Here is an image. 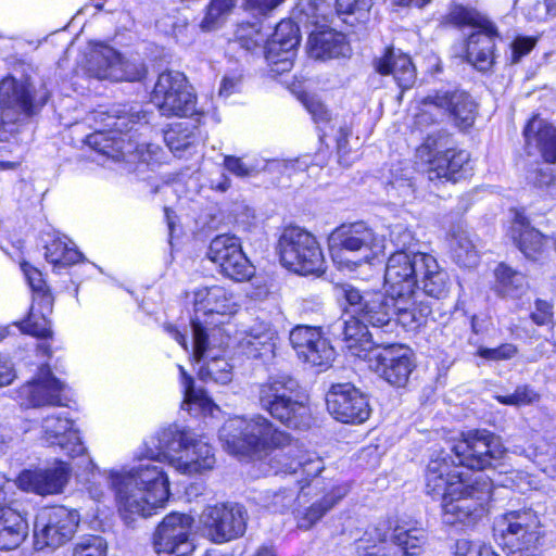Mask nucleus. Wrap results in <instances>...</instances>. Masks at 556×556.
<instances>
[{
	"label": "nucleus",
	"instance_id": "f257e3e1",
	"mask_svg": "<svg viewBox=\"0 0 556 556\" xmlns=\"http://www.w3.org/2000/svg\"><path fill=\"white\" fill-rule=\"evenodd\" d=\"M147 459L129 471H108L104 479L115 491L125 519L149 517L162 508L169 496L168 478L154 462L166 460L184 475L201 473L214 467L212 446L189 429L170 425L147 443Z\"/></svg>",
	"mask_w": 556,
	"mask_h": 556
},
{
	"label": "nucleus",
	"instance_id": "f03ea898",
	"mask_svg": "<svg viewBox=\"0 0 556 556\" xmlns=\"http://www.w3.org/2000/svg\"><path fill=\"white\" fill-rule=\"evenodd\" d=\"M426 493L442 501L445 523L470 525L482 516L492 494V480L482 472L464 475L452 454L440 452L426 470Z\"/></svg>",
	"mask_w": 556,
	"mask_h": 556
},
{
	"label": "nucleus",
	"instance_id": "7ed1b4c3",
	"mask_svg": "<svg viewBox=\"0 0 556 556\" xmlns=\"http://www.w3.org/2000/svg\"><path fill=\"white\" fill-rule=\"evenodd\" d=\"M299 382L288 374H276L257 387L260 407L292 429L311 425V409L300 396Z\"/></svg>",
	"mask_w": 556,
	"mask_h": 556
},
{
	"label": "nucleus",
	"instance_id": "20e7f679",
	"mask_svg": "<svg viewBox=\"0 0 556 556\" xmlns=\"http://www.w3.org/2000/svg\"><path fill=\"white\" fill-rule=\"evenodd\" d=\"M494 536L507 556H538L545 531L532 509L509 510L496 517Z\"/></svg>",
	"mask_w": 556,
	"mask_h": 556
},
{
	"label": "nucleus",
	"instance_id": "39448f33",
	"mask_svg": "<svg viewBox=\"0 0 556 556\" xmlns=\"http://www.w3.org/2000/svg\"><path fill=\"white\" fill-rule=\"evenodd\" d=\"M219 439L230 454L245 456L279 446L288 438L267 418L254 415L250 419L240 416L228 419L219 430Z\"/></svg>",
	"mask_w": 556,
	"mask_h": 556
},
{
	"label": "nucleus",
	"instance_id": "423d86ee",
	"mask_svg": "<svg viewBox=\"0 0 556 556\" xmlns=\"http://www.w3.org/2000/svg\"><path fill=\"white\" fill-rule=\"evenodd\" d=\"M330 241L333 262L349 270L369 264L386 250L384 239L363 222L338 227Z\"/></svg>",
	"mask_w": 556,
	"mask_h": 556
},
{
	"label": "nucleus",
	"instance_id": "0eeeda50",
	"mask_svg": "<svg viewBox=\"0 0 556 556\" xmlns=\"http://www.w3.org/2000/svg\"><path fill=\"white\" fill-rule=\"evenodd\" d=\"M237 38L242 48L253 51L265 43L264 55L275 73L289 72L293 66L296 48L300 45L299 27L292 21H281L277 24L271 37L266 36L252 25L241 26Z\"/></svg>",
	"mask_w": 556,
	"mask_h": 556
},
{
	"label": "nucleus",
	"instance_id": "6e6552de",
	"mask_svg": "<svg viewBox=\"0 0 556 556\" xmlns=\"http://www.w3.org/2000/svg\"><path fill=\"white\" fill-rule=\"evenodd\" d=\"M338 300H345L353 313L365 320L374 331L380 330L386 339H395L396 320L394 318V296L387 291L361 293L349 283H339L333 288Z\"/></svg>",
	"mask_w": 556,
	"mask_h": 556
},
{
	"label": "nucleus",
	"instance_id": "1a4fd4ad",
	"mask_svg": "<svg viewBox=\"0 0 556 556\" xmlns=\"http://www.w3.org/2000/svg\"><path fill=\"white\" fill-rule=\"evenodd\" d=\"M450 135L445 130L429 134L417 148L416 156L428 164L427 176L430 181H457L471 170L469 153L448 148Z\"/></svg>",
	"mask_w": 556,
	"mask_h": 556
},
{
	"label": "nucleus",
	"instance_id": "9d476101",
	"mask_svg": "<svg viewBox=\"0 0 556 556\" xmlns=\"http://www.w3.org/2000/svg\"><path fill=\"white\" fill-rule=\"evenodd\" d=\"M448 21L457 26L470 25L477 28L468 36L466 60L480 72L489 71L494 63L495 40L498 38L495 25L484 16L460 5L451 10Z\"/></svg>",
	"mask_w": 556,
	"mask_h": 556
},
{
	"label": "nucleus",
	"instance_id": "9b49d317",
	"mask_svg": "<svg viewBox=\"0 0 556 556\" xmlns=\"http://www.w3.org/2000/svg\"><path fill=\"white\" fill-rule=\"evenodd\" d=\"M108 130H99L89 135L86 143L93 150L112 157L113 160H126L131 152V139L124 137L127 132L137 131L136 125L148 124V116L141 111H115L103 119Z\"/></svg>",
	"mask_w": 556,
	"mask_h": 556
},
{
	"label": "nucleus",
	"instance_id": "f8f14e48",
	"mask_svg": "<svg viewBox=\"0 0 556 556\" xmlns=\"http://www.w3.org/2000/svg\"><path fill=\"white\" fill-rule=\"evenodd\" d=\"M282 265L300 275L323 271L324 255L316 238L300 227H288L279 238Z\"/></svg>",
	"mask_w": 556,
	"mask_h": 556
},
{
	"label": "nucleus",
	"instance_id": "ddd939ff",
	"mask_svg": "<svg viewBox=\"0 0 556 556\" xmlns=\"http://www.w3.org/2000/svg\"><path fill=\"white\" fill-rule=\"evenodd\" d=\"M506 448L498 435L486 429L469 430L453 446L452 453L458 467L482 471L493 460L503 457Z\"/></svg>",
	"mask_w": 556,
	"mask_h": 556
},
{
	"label": "nucleus",
	"instance_id": "4468645a",
	"mask_svg": "<svg viewBox=\"0 0 556 556\" xmlns=\"http://www.w3.org/2000/svg\"><path fill=\"white\" fill-rule=\"evenodd\" d=\"M151 99L164 116H188L195 111V96L187 77L180 72L160 74Z\"/></svg>",
	"mask_w": 556,
	"mask_h": 556
},
{
	"label": "nucleus",
	"instance_id": "2eb2a0df",
	"mask_svg": "<svg viewBox=\"0 0 556 556\" xmlns=\"http://www.w3.org/2000/svg\"><path fill=\"white\" fill-rule=\"evenodd\" d=\"M78 522L77 511L63 506L41 509L34 525L35 547L43 549L62 546L73 538Z\"/></svg>",
	"mask_w": 556,
	"mask_h": 556
},
{
	"label": "nucleus",
	"instance_id": "dca6fc26",
	"mask_svg": "<svg viewBox=\"0 0 556 556\" xmlns=\"http://www.w3.org/2000/svg\"><path fill=\"white\" fill-rule=\"evenodd\" d=\"M87 73L97 79L140 80L146 70L142 63L126 60L114 48L98 43L89 52L86 61Z\"/></svg>",
	"mask_w": 556,
	"mask_h": 556
},
{
	"label": "nucleus",
	"instance_id": "f3484780",
	"mask_svg": "<svg viewBox=\"0 0 556 556\" xmlns=\"http://www.w3.org/2000/svg\"><path fill=\"white\" fill-rule=\"evenodd\" d=\"M368 356L371 369L390 386L402 388L408 382L415 367L412 351L396 344L395 339H386Z\"/></svg>",
	"mask_w": 556,
	"mask_h": 556
},
{
	"label": "nucleus",
	"instance_id": "a211bd4d",
	"mask_svg": "<svg viewBox=\"0 0 556 556\" xmlns=\"http://www.w3.org/2000/svg\"><path fill=\"white\" fill-rule=\"evenodd\" d=\"M247 510L239 504L207 506L201 522L206 538L222 544L242 536L247 530Z\"/></svg>",
	"mask_w": 556,
	"mask_h": 556
},
{
	"label": "nucleus",
	"instance_id": "6ab92c4d",
	"mask_svg": "<svg viewBox=\"0 0 556 556\" xmlns=\"http://www.w3.org/2000/svg\"><path fill=\"white\" fill-rule=\"evenodd\" d=\"M430 254L421 252L396 251L388 260L384 281L388 292L401 295L403 292L414 293L418 285L419 271Z\"/></svg>",
	"mask_w": 556,
	"mask_h": 556
},
{
	"label": "nucleus",
	"instance_id": "aec40b11",
	"mask_svg": "<svg viewBox=\"0 0 556 556\" xmlns=\"http://www.w3.org/2000/svg\"><path fill=\"white\" fill-rule=\"evenodd\" d=\"M326 403L329 414L344 424H362L371 412L366 395L351 383L332 384Z\"/></svg>",
	"mask_w": 556,
	"mask_h": 556
},
{
	"label": "nucleus",
	"instance_id": "412c9836",
	"mask_svg": "<svg viewBox=\"0 0 556 556\" xmlns=\"http://www.w3.org/2000/svg\"><path fill=\"white\" fill-rule=\"evenodd\" d=\"M193 519L184 514H169L154 534V549L159 556H188L194 546L189 540Z\"/></svg>",
	"mask_w": 556,
	"mask_h": 556
},
{
	"label": "nucleus",
	"instance_id": "4be33fe9",
	"mask_svg": "<svg viewBox=\"0 0 556 556\" xmlns=\"http://www.w3.org/2000/svg\"><path fill=\"white\" fill-rule=\"evenodd\" d=\"M369 325L358 315L352 312L348 318L337 320L331 325V332L340 337L351 354L359 357H368L379 345L387 343L386 338L380 336V330L369 329Z\"/></svg>",
	"mask_w": 556,
	"mask_h": 556
},
{
	"label": "nucleus",
	"instance_id": "5701e85b",
	"mask_svg": "<svg viewBox=\"0 0 556 556\" xmlns=\"http://www.w3.org/2000/svg\"><path fill=\"white\" fill-rule=\"evenodd\" d=\"M193 305L195 317L191 320V327L193 328V323L198 320L205 332H207L210 325L223 324L224 321L201 319L200 314L207 317H214L215 315L223 317L233 315L239 308L236 295L222 286L197 289L193 293Z\"/></svg>",
	"mask_w": 556,
	"mask_h": 556
},
{
	"label": "nucleus",
	"instance_id": "b1692460",
	"mask_svg": "<svg viewBox=\"0 0 556 556\" xmlns=\"http://www.w3.org/2000/svg\"><path fill=\"white\" fill-rule=\"evenodd\" d=\"M290 342L299 358L312 366L326 369L334 359V349L317 328L295 327L290 332Z\"/></svg>",
	"mask_w": 556,
	"mask_h": 556
},
{
	"label": "nucleus",
	"instance_id": "393cba45",
	"mask_svg": "<svg viewBox=\"0 0 556 556\" xmlns=\"http://www.w3.org/2000/svg\"><path fill=\"white\" fill-rule=\"evenodd\" d=\"M278 341L271 323L256 318L239 332L238 349L248 358L266 363L275 357Z\"/></svg>",
	"mask_w": 556,
	"mask_h": 556
},
{
	"label": "nucleus",
	"instance_id": "a878e982",
	"mask_svg": "<svg viewBox=\"0 0 556 556\" xmlns=\"http://www.w3.org/2000/svg\"><path fill=\"white\" fill-rule=\"evenodd\" d=\"M193 359L201 364L199 368V378L205 382L212 381L219 384H226L232 379V367L224 357L211 355L207 349V332L201 327V323H193Z\"/></svg>",
	"mask_w": 556,
	"mask_h": 556
},
{
	"label": "nucleus",
	"instance_id": "bb28decb",
	"mask_svg": "<svg viewBox=\"0 0 556 556\" xmlns=\"http://www.w3.org/2000/svg\"><path fill=\"white\" fill-rule=\"evenodd\" d=\"M0 111L4 124L35 114L28 88L13 77L3 78L0 81Z\"/></svg>",
	"mask_w": 556,
	"mask_h": 556
},
{
	"label": "nucleus",
	"instance_id": "cd10ccee",
	"mask_svg": "<svg viewBox=\"0 0 556 556\" xmlns=\"http://www.w3.org/2000/svg\"><path fill=\"white\" fill-rule=\"evenodd\" d=\"M65 384L56 379L48 365L39 368L37 377L22 387L20 394L31 407L62 405Z\"/></svg>",
	"mask_w": 556,
	"mask_h": 556
},
{
	"label": "nucleus",
	"instance_id": "c85d7f7f",
	"mask_svg": "<svg viewBox=\"0 0 556 556\" xmlns=\"http://www.w3.org/2000/svg\"><path fill=\"white\" fill-rule=\"evenodd\" d=\"M70 467L64 462L46 469L24 470L17 478L21 489L40 495L61 493L70 478Z\"/></svg>",
	"mask_w": 556,
	"mask_h": 556
},
{
	"label": "nucleus",
	"instance_id": "c756f323",
	"mask_svg": "<svg viewBox=\"0 0 556 556\" xmlns=\"http://www.w3.org/2000/svg\"><path fill=\"white\" fill-rule=\"evenodd\" d=\"M42 440L50 446H59L71 457L81 456L86 452L73 422L62 415H50L42 420Z\"/></svg>",
	"mask_w": 556,
	"mask_h": 556
},
{
	"label": "nucleus",
	"instance_id": "7c9ffc66",
	"mask_svg": "<svg viewBox=\"0 0 556 556\" xmlns=\"http://www.w3.org/2000/svg\"><path fill=\"white\" fill-rule=\"evenodd\" d=\"M440 105L454 124L463 129L471 127L477 116V104L469 93L463 90H437Z\"/></svg>",
	"mask_w": 556,
	"mask_h": 556
},
{
	"label": "nucleus",
	"instance_id": "2f4dec72",
	"mask_svg": "<svg viewBox=\"0 0 556 556\" xmlns=\"http://www.w3.org/2000/svg\"><path fill=\"white\" fill-rule=\"evenodd\" d=\"M375 68L381 75H392L403 90L412 88L416 81V70L409 55L394 48H388L384 54L375 61Z\"/></svg>",
	"mask_w": 556,
	"mask_h": 556
},
{
	"label": "nucleus",
	"instance_id": "473e14b6",
	"mask_svg": "<svg viewBox=\"0 0 556 556\" xmlns=\"http://www.w3.org/2000/svg\"><path fill=\"white\" fill-rule=\"evenodd\" d=\"M392 526L388 520H381L367 527L363 535L355 541V552L358 556H396L392 547L390 532Z\"/></svg>",
	"mask_w": 556,
	"mask_h": 556
},
{
	"label": "nucleus",
	"instance_id": "72a5a7b5",
	"mask_svg": "<svg viewBox=\"0 0 556 556\" xmlns=\"http://www.w3.org/2000/svg\"><path fill=\"white\" fill-rule=\"evenodd\" d=\"M394 302H396L394 305L396 326L401 324L409 330L421 327L432 312L428 303L418 300L416 290L414 293L403 292L401 295H394Z\"/></svg>",
	"mask_w": 556,
	"mask_h": 556
},
{
	"label": "nucleus",
	"instance_id": "f704fd0d",
	"mask_svg": "<svg viewBox=\"0 0 556 556\" xmlns=\"http://www.w3.org/2000/svg\"><path fill=\"white\" fill-rule=\"evenodd\" d=\"M508 236L528 258L536 260L544 251V236L531 227L527 217L520 213H516Z\"/></svg>",
	"mask_w": 556,
	"mask_h": 556
},
{
	"label": "nucleus",
	"instance_id": "c9c22d12",
	"mask_svg": "<svg viewBox=\"0 0 556 556\" xmlns=\"http://www.w3.org/2000/svg\"><path fill=\"white\" fill-rule=\"evenodd\" d=\"M28 534V523L23 516L21 505L7 507L0 513V549L18 547Z\"/></svg>",
	"mask_w": 556,
	"mask_h": 556
},
{
	"label": "nucleus",
	"instance_id": "e433bc0d",
	"mask_svg": "<svg viewBox=\"0 0 556 556\" xmlns=\"http://www.w3.org/2000/svg\"><path fill=\"white\" fill-rule=\"evenodd\" d=\"M349 51L345 37L332 29L313 31L308 38V53L315 60H329L345 55Z\"/></svg>",
	"mask_w": 556,
	"mask_h": 556
},
{
	"label": "nucleus",
	"instance_id": "4c0bfd02",
	"mask_svg": "<svg viewBox=\"0 0 556 556\" xmlns=\"http://www.w3.org/2000/svg\"><path fill=\"white\" fill-rule=\"evenodd\" d=\"M523 135L528 144H536L547 163L556 162V126L535 116L527 124Z\"/></svg>",
	"mask_w": 556,
	"mask_h": 556
},
{
	"label": "nucleus",
	"instance_id": "58836bf2",
	"mask_svg": "<svg viewBox=\"0 0 556 556\" xmlns=\"http://www.w3.org/2000/svg\"><path fill=\"white\" fill-rule=\"evenodd\" d=\"M418 288L431 298L445 299L450 290V279L447 273L442 269L435 257L429 255L426 257L425 266L421 267L418 277Z\"/></svg>",
	"mask_w": 556,
	"mask_h": 556
},
{
	"label": "nucleus",
	"instance_id": "ea45409f",
	"mask_svg": "<svg viewBox=\"0 0 556 556\" xmlns=\"http://www.w3.org/2000/svg\"><path fill=\"white\" fill-rule=\"evenodd\" d=\"M390 539L393 548L396 547L404 556H414L426 544L427 533L422 528L396 525L391 529Z\"/></svg>",
	"mask_w": 556,
	"mask_h": 556
},
{
	"label": "nucleus",
	"instance_id": "a19ab883",
	"mask_svg": "<svg viewBox=\"0 0 556 556\" xmlns=\"http://www.w3.org/2000/svg\"><path fill=\"white\" fill-rule=\"evenodd\" d=\"M349 492L346 485H332L320 501L313 503L299 519L301 529H309Z\"/></svg>",
	"mask_w": 556,
	"mask_h": 556
},
{
	"label": "nucleus",
	"instance_id": "79ce46f5",
	"mask_svg": "<svg viewBox=\"0 0 556 556\" xmlns=\"http://www.w3.org/2000/svg\"><path fill=\"white\" fill-rule=\"evenodd\" d=\"M285 466L287 471L301 476L298 480L302 484L301 490L309 485L325 468L324 460L316 453L311 452L294 455L292 460Z\"/></svg>",
	"mask_w": 556,
	"mask_h": 556
},
{
	"label": "nucleus",
	"instance_id": "37998d69",
	"mask_svg": "<svg viewBox=\"0 0 556 556\" xmlns=\"http://www.w3.org/2000/svg\"><path fill=\"white\" fill-rule=\"evenodd\" d=\"M498 292L506 298L519 299L528 290L526 276L511 267L500 264L495 270Z\"/></svg>",
	"mask_w": 556,
	"mask_h": 556
},
{
	"label": "nucleus",
	"instance_id": "c03bdc74",
	"mask_svg": "<svg viewBox=\"0 0 556 556\" xmlns=\"http://www.w3.org/2000/svg\"><path fill=\"white\" fill-rule=\"evenodd\" d=\"M181 377V383L184 386L185 399L182 402V408L193 414L211 413L214 403L201 389H195L193 386V379L187 374L182 366H178Z\"/></svg>",
	"mask_w": 556,
	"mask_h": 556
},
{
	"label": "nucleus",
	"instance_id": "a18cd8bd",
	"mask_svg": "<svg viewBox=\"0 0 556 556\" xmlns=\"http://www.w3.org/2000/svg\"><path fill=\"white\" fill-rule=\"evenodd\" d=\"M198 139L197 128L188 122L172 125L164 132V141L168 149L179 157L181 153L190 150Z\"/></svg>",
	"mask_w": 556,
	"mask_h": 556
},
{
	"label": "nucleus",
	"instance_id": "49530a36",
	"mask_svg": "<svg viewBox=\"0 0 556 556\" xmlns=\"http://www.w3.org/2000/svg\"><path fill=\"white\" fill-rule=\"evenodd\" d=\"M438 98V91H433L421 100L419 111L414 117L413 130L422 131L445 118V111Z\"/></svg>",
	"mask_w": 556,
	"mask_h": 556
},
{
	"label": "nucleus",
	"instance_id": "de8ad7c7",
	"mask_svg": "<svg viewBox=\"0 0 556 556\" xmlns=\"http://www.w3.org/2000/svg\"><path fill=\"white\" fill-rule=\"evenodd\" d=\"M66 238H55L46 245V260L55 267H67L78 263L81 253Z\"/></svg>",
	"mask_w": 556,
	"mask_h": 556
},
{
	"label": "nucleus",
	"instance_id": "09e8293b",
	"mask_svg": "<svg viewBox=\"0 0 556 556\" xmlns=\"http://www.w3.org/2000/svg\"><path fill=\"white\" fill-rule=\"evenodd\" d=\"M450 247L457 264L464 267H473L478 264V251L466 231H457L452 235Z\"/></svg>",
	"mask_w": 556,
	"mask_h": 556
},
{
	"label": "nucleus",
	"instance_id": "8fccbe9b",
	"mask_svg": "<svg viewBox=\"0 0 556 556\" xmlns=\"http://www.w3.org/2000/svg\"><path fill=\"white\" fill-rule=\"evenodd\" d=\"M236 3L237 0H211L204 17L200 22L201 30L210 33L222 27Z\"/></svg>",
	"mask_w": 556,
	"mask_h": 556
},
{
	"label": "nucleus",
	"instance_id": "3c124183",
	"mask_svg": "<svg viewBox=\"0 0 556 556\" xmlns=\"http://www.w3.org/2000/svg\"><path fill=\"white\" fill-rule=\"evenodd\" d=\"M231 252L227 261L219 266L220 271L235 281L250 280L254 276V266L244 255L242 248Z\"/></svg>",
	"mask_w": 556,
	"mask_h": 556
},
{
	"label": "nucleus",
	"instance_id": "603ef678",
	"mask_svg": "<svg viewBox=\"0 0 556 556\" xmlns=\"http://www.w3.org/2000/svg\"><path fill=\"white\" fill-rule=\"evenodd\" d=\"M299 498V492L294 488H283L278 491H265L260 496V503L275 511L285 513L295 505Z\"/></svg>",
	"mask_w": 556,
	"mask_h": 556
},
{
	"label": "nucleus",
	"instance_id": "864d4df0",
	"mask_svg": "<svg viewBox=\"0 0 556 556\" xmlns=\"http://www.w3.org/2000/svg\"><path fill=\"white\" fill-rule=\"evenodd\" d=\"M239 249H241V243L236 236L220 235L211 241L207 257L213 263L220 266L230 256L232 250Z\"/></svg>",
	"mask_w": 556,
	"mask_h": 556
},
{
	"label": "nucleus",
	"instance_id": "5fc2aeb1",
	"mask_svg": "<svg viewBox=\"0 0 556 556\" xmlns=\"http://www.w3.org/2000/svg\"><path fill=\"white\" fill-rule=\"evenodd\" d=\"M18 327L22 332L37 338H47L52 333L48 317L43 312H36L34 307H30L27 318Z\"/></svg>",
	"mask_w": 556,
	"mask_h": 556
},
{
	"label": "nucleus",
	"instance_id": "6e6d98bb",
	"mask_svg": "<svg viewBox=\"0 0 556 556\" xmlns=\"http://www.w3.org/2000/svg\"><path fill=\"white\" fill-rule=\"evenodd\" d=\"M224 167L239 178H248L260 174L265 168V164L257 160L244 162L241 157L226 155L224 157Z\"/></svg>",
	"mask_w": 556,
	"mask_h": 556
},
{
	"label": "nucleus",
	"instance_id": "4d7b16f0",
	"mask_svg": "<svg viewBox=\"0 0 556 556\" xmlns=\"http://www.w3.org/2000/svg\"><path fill=\"white\" fill-rule=\"evenodd\" d=\"M108 544L100 535L81 536L74 545L71 556H106Z\"/></svg>",
	"mask_w": 556,
	"mask_h": 556
},
{
	"label": "nucleus",
	"instance_id": "13d9d810",
	"mask_svg": "<svg viewBox=\"0 0 556 556\" xmlns=\"http://www.w3.org/2000/svg\"><path fill=\"white\" fill-rule=\"evenodd\" d=\"M298 9L300 11L301 21L313 25H319L328 21L329 5L321 0H302Z\"/></svg>",
	"mask_w": 556,
	"mask_h": 556
},
{
	"label": "nucleus",
	"instance_id": "bf43d9fd",
	"mask_svg": "<svg viewBox=\"0 0 556 556\" xmlns=\"http://www.w3.org/2000/svg\"><path fill=\"white\" fill-rule=\"evenodd\" d=\"M498 403L509 406L531 405L540 400V395L533 388L525 384L516 388L514 393L508 395H495Z\"/></svg>",
	"mask_w": 556,
	"mask_h": 556
},
{
	"label": "nucleus",
	"instance_id": "052dcab7",
	"mask_svg": "<svg viewBox=\"0 0 556 556\" xmlns=\"http://www.w3.org/2000/svg\"><path fill=\"white\" fill-rule=\"evenodd\" d=\"M371 5L372 0H336L339 15H354L358 22L367 18Z\"/></svg>",
	"mask_w": 556,
	"mask_h": 556
},
{
	"label": "nucleus",
	"instance_id": "680f3d73",
	"mask_svg": "<svg viewBox=\"0 0 556 556\" xmlns=\"http://www.w3.org/2000/svg\"><path fill=\"white\" fill-rule=\"evenodd\" d=\"M454 556H498L491 546L468 539H459L455 544Z\"/></svg>",
	"mask_w": 556,
	"mask_h": 556
},
{
	"label": "nucleus",
	"instance_id": "e2e57ef3",
	"mask_svg": "<svg viewBox=\"0 0 556 556\" xmlns=\"http://www.w3.org/2000/svg\"><path fill=\"white\" fill-rule=\"evenodd\" d=\"M389 237L397 251L412 252L410 249L416 244L413 231L403 224L393 225L390 228Z\"/></svg>",
	"mask_w": 556,
	"mask_h": 556
},
{
	"label": "nucleus",
	"instance_id": "0e129e2a",
	"mask_svg": "<svg viewBox=\"0 0 556 556\" xmlns=\"http://www.w3.org/2000/svg\"><path fill=\"white\" fill-rule=\"evenodd\" d=\"M531 320L538 326H553L554 325V305L552 302L538 299L534 302L533 311L531 312Z\"/></svg>",
	"mask_w": 556,
	"mask_h": 556
},
{
	"label": "nucleus",
	"instance_id": "69168bd1",
	"mask_svg": "<svg viewBox=\"0 0 556 556\" xmlns=\"http://www.w3.org/2000/svg\"><path fill=\"white\" fill-rule=\"evenodd\" d=\"M518 352L516 345L511 343H504L497 348H480L478 355L488 361H506L513 358Z\"/></svg>",
	"mask_w": 556,
	"mask_h": 556
},
{
	"label": "nucleus",
	"instance_id": "338daca9",
	"mask_svg": "<svg viewBox=\"0 0 556 556\" xmlns=\"http://www.w3.org/2000/svg\"><path fill=\"white\" fill-rule=\"evenodd\" d=\"M527 179L534 187L549 191L555 185L556 177L551 167H540L529 172Z\"/></svg>",
	"mask_w": 556,
	"mask_h": 556
},
{
	"label": "nucleus",
	"instance_id": "774afa93",
	"mask_svg": "<svg viewBox=\"0 0 556 556\" xmlns=\"http://www.w3.org/2000/svg\"><path fill=\"white\" fill-rule=\"evenodd\" d=\"M160 147L153 143H139L134 144L131 142V152L127 154V157L131 155L138 156V160L142 163H151L159 160Z\"/></svg>",
	"mask_w": 556,
	"mask_h": 556
}]
</instances>
